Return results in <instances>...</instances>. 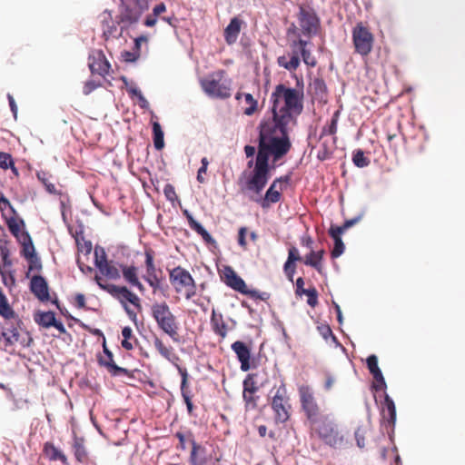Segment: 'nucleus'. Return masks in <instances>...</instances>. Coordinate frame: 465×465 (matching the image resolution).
I'll return each mask as SVG.
<instances>
[{"mask_svg":"<svg viewBox=\"0 0 465 465\" xmlns=\"http://www.w3.org/2000/svg\"><path fill=\"white\" fill-rule=\"evenodd\" d=\"M285 118H268L260 125L255 166L246 181V189L260 195L270 178L269 158L276 163L292 148Z\"/></svg>","mask_w":465,"mask_h":465,"instance_id":"nucleus-1","label":"nucleus"},{"mask_svg":"<svg viewBox=\"0 0 465 465\" xmlns=\"http://www.w3.org/2000/svg\"><path fill=\"white\" fill-rule=\"evenodd\" d=\"M298 393L301 408L309 425L310 438L319 440L334 449L342 448L346 444L343 433L329 415L322 413L312 389L309 385L302 384L299 386Z\"/></svg>","mask_w":465,"mask_h":465,"instance_id":"nucleus-2","label":"nucleus"},{"mask_svg":"<svg viewBox=\"0 0 465 465\" xmlns=\"http://www.w3.org/2000/svg\"><path fill=\"white\" fill-rule=\"evenodd\" d=\"M272 116H292L302 114L303 93L280 84L271 95Z\"/></svg>","mask_w":465,"mask_h":465,"instance_id":"nucleus-3","label":"nucleus"},{"mask_svg":"<svg viewBox=\"0 0 465 465\" xmlns=\"http://www.w3.org/2000/svg\"><path fill=\"white\" fill-rule=\"evenodd\" d=\"M308 42L302 38L292 39L290 41V47L292 54L288 55H281L277 58V64L279 66L288 70L295 71L300 66L301 60L299 54H301L302 61L305 64L311 67H314L317 61L311 51L307 49Z\"/></svg>","mask_w":465,"mask_h":465,"instance_id":"nucleus-4","label":"nucleus"},{"mask_svg":"<svg viewBox=\"0 0 465 465\" xmlns=\"http://www.w3.org/2000/svg\"><path fill=\"white\" fill-rule=\"evenodd\" d=\"M151 315L158 328L174 342L180 341L179 322L166 302H154L151 306Z\"/></svg>","mask_w":465,"mask_h":465,"instance_id":"nucleus-5","label":"nucleus"},{"mask_svg":"<svg viewBox=\"0 0 465 465\" xmlns=\"http://www.w3.org/2000/svg\"><path fill=\"white\" fill-rule=\"evenodd\" d=\"M203 91L210 97L228 99L232 95V80L223 69L213 72L200 81Z\"/></svg>","mask_w":465,"mask_h":465,"instance_id":"nucleus-6","label":"nucleus"},{"mask_svg":"<svg viewBox=\"0 0 465 465\" xmlns=\"http://www.w3.org/2000/svg\"><path fill=\"white\" fill-rule=\"evenodd\" d=\"M94 281L102 290L106 291L114 298L118 300V302L122 304L129 317L133 320H135L136 313L134 311L130 310L127 304L129 302L133 304L135 308H137L139 311L142 310L140 298L135 293L132 292L126 286H118L114 284L104 283L102 277L99 276L98 274L94 276Z\"/></svg>","mask_w":465,"mask_h":465,"instance_id":"nucleus-7","label":"nucleus"},{"mask_svg":"<svg viewBox=\"0 0 465 465\" xmlns=\"http://www.w3.org/2000/svg\"><path fill=\"white\" fill-rule=\"evenodd\" d=\"M168 272L170 283L177 294L186 300H191L196 295L197 285L189 271L179 265Z\"/></svg>","mask_w":465,"mask_h":465,"instance_id":"nucleus-8","label":"nucleus"},{"mask_svg":"<svg viewBox=\"0 0 465 465\" xmlns=\"http://www.w3.org/2000/svg\"><path fill=\"white\" fill-rule=\"evenodd\" d=\"M150 0H121L117 24L122 25V30L136 24L142 15L148 10Z\"/></svg>","mask_w":465,"mask_h":465,"instance_id":"nucleus-9","label":"nucleus"},{"mask_svg":"<svg viewBox=\"0 0 465 465\" xmlns=\"http://www.w3.org/2000/svg\"><path fill=\"white\" fill-rule=\"evenodd\" d=\"M271 407L273 411V420L276 424H283L290 420L292 404L284 382H282L279 387L275 388L271 401Z\"/></svg>","mask_w":465,"mask_h":465,"instance_id":"nucleus-10","label":"nucleus"},{"mask_svg":"<svg viewBox=\"0 0 465 465\" xmlns=\"http://www.w3.org/2000/svg\"><path fill=\"white\" fill-rule=\"evenodd\" d=\"M221 277L227 286L236 292H239L242 294L248 295L253 300H261L266 302L271 297V294L267 292H261L257 290L249 289L245 282L230 266L224 267Z\"/></svg>","mask_w":465,"mask_h":465,"instance_id":"nucleus-11","label":"nucleus"},{"mask_svg":"<svg viewBox=\"0 0 465 465\" xmlns=\"http://www.w3.org/2000/svg\"><path fill=\"white\" fill-rule=\"evenodd\" d=\"M351 39L355 53L361 56H368L371 53L374 35L365 24L362 22L356 24L351 31Z\"/></svg>","mask_w":465,"mask_h":465,"instance_id":"nucleus-12","label":"nucleus"},{"mask_svg":"<svg viewBox=\"0 0 465 465\" xmlns=\"http://www.w3.org/2000/svg\"><path fill=\"white\" fill-rule=\"evenodd\" d=\"M297 18L303 35L312 37L317 34L320 19L312 8L301 5Z\"/></svg>","mask_w":465,"mask_h":465,"instance_id":"nucleus-13","label":"nucleus"},{"mask_svg":"<svg viewBox=\"0 0 465 465\" xmlns=\"http://www.w3.org/2000/svg\"><path fill=\"white\" fill-rule=\"evenodd\" d=\"M31 292L39 300V302L43 303L51 302L59 308L57 299H52L48 282L43 276L34 275L31 277Z\"/></svg>","mask_w":465,"mask_h":465,"instance_id":"nucleus-14","label":"nucleus"},{"mask_svg":"<svg viewBox=\"0 0 465 465\" xmlns=\"http://www.w3.org/2000/svg\"><path fill=\"white\" fill-rule=\"evenodd\" d=\"M7 225L10 232L17 238L18 242L22 245V255L29 261V234L22 231L21 227H24V223L10 217L7 221Z\"/></svg>","mask_w":465,"mask_h":465,"instance_id":"nucleus-15","label":"nucleus"},{"mask_svg":"<svg viewBox=\"0 0 465 465\" xmlns=\"http://www.w3.org/2000/svg\"><path fill=\"white\" fill-rule=\"evenodd\" d=\"M88 64L92 74L105 76L110 70V64L101 50L93 51L88 58Z\"/></svg>","mask_w":465,"mask_h":465,"instance_id":"nucleus-16","label":"nucleus"},{"mask_svg":"<svg viewBox=\"0 0 465 465\" xmlns=\"http://www.w3.org/2000/svg\"><path fill=\"white\" fill-rule=\"evenodd\" d=\"M187 438L192 445V450L189 457L190 465H206V449L195 441L193 433L187 431Z\"/></svg>","mask_w":465,"mask_h":465,"instance_id":"nucleus-17","label":"nucleus"},{"mask_svg":"<svg viewBox=\"0 0 465 465\" xmlns=\"http://www.w3.org/2000/svg\"><path fill=\"white\" fill-rule=\"evenodd\" d=\"M232 351L236 354L237 360L241 363V370L248 371L252 368L251 360V348L243 341H236L232 345Z\"/></svg>","mask_w":465,"mask_h":465,"instance_id":"nucleus-18","label":"nucleus"},{"mask_svg":"<svg viewBox=\"0 0 465 465\" xmlns=\"http://www.w3.org/2000/svg\"><path fill=\"white\" fill-rule=\"evenodd\" d=\"M104 356L99 357L100 365L104 366L107 371L114 376L120 374H127L128 371L122 367L117 366L114 361L112 351L107 348L105 341L103 343Z\"/></svg>","mask_w":465,"mask_h":465,"instance_id":"nucleus-19","label":"nucleus"},{"mask_svg":"<svg viewBox=\"0 0 465 465\" xmlns=\"http://www.w3.org/2000/svg\"><path fill=\"white\" fill-rule=\"evenodd\" d=\"M243 24V21L240 19L239 17L235 16L231 19L229 25L225 27L223 36L225 42L232 45L234 43H236L239 34L242 29V25Z\"/></svg>","mask_w":465,"mask_h":465,"instance_id":"nucleus-20","label":"nucleus"},{"mask_svg":"<svg viewBox=\"0 0 465 465\" xmlns=\"http://www.w3.org/2000/svg\"><path fill=\"white\" fill-rule=\"evenodd\" d=\"M211 327L213 331L218 335L222 340L225 339L228 333V326L223 320V316L221 312H217L214 309L212 311Z\"/></svg>","mask_w":465,"mask_h":465,"instance_id":"nucleus-21","label":"nucleus"},{"mask_svg":"<svg viewBox=\"0 0 465 465\" xmlns=\"http://www.w3.org/2000/svg\"><path fill=\"white\" fill-rule=\"evenodd\" d=\"M310 92L313 99L325 103L328 96L327 85L322 78L316 77L310 84Z\"/></svg>","mask_w":465,"mask_h":465,"instance_id":"nucleus-22","label":"nucleus"},{"mask_svg":"<svg viewBox=\"0 0 465 465\" xmlns=\"http://www.w3.org/2000/svg\"><path fill=\"white\" fill-rule=\"evenodd\" d=\"M123 276L124 280L132 286L136 287L141 292H143L145 288L141 283L138 278V269L135 266H123Z\"/></svg>","mask_w":465,"mask_h":465,"instance_id":"nucleus-23","label":"nucleus"},{"mask_svg":"<svg viewBox=\"0 0 465 465\" xmlns=\"http://www.w3.org/2000/svg\"><path fill=\"white\" fill-rule=\"evenodd\" d=\"M153 346L155 350L158 351V353L163 358L168 360L169 361L178 360V357L173 352V348L170 345L165 344L163 341L156 335H154L153 337Z\"/></svg>","mask_w":465,"mask_h":465,"instance_id":"nucleus-24","label":"nucleus"},{"mask_svg":"<svg viewBox=\"0 0 465 465\" xmlns=\"http://www.w3.org/2000/svg\"><path fill=\"white\" fill-rule=\"evenodd\" d=\"M282 194L280 191H273L272 188H269L264 197H251V200L258 203L262 208L267 209L271 206L272 203H276L281 200Z\"/></svg>","mask_w":465,"mask_h":465,"instance_id":"nucleus-25","label":"nucleus"},{"mask_svg":"<svg viewBox=\"0 0 465 465\" xmlns=\"http://www.w3.org/2000/svg\"><path fill=\"white\" fill-rule=\"evenodd\" d=\"M381 413L383 419L386 420L390 425L393 426L395 424L396 407L394 401L388 394H385Z\"/></svg>","mask_w":465,"mask_h":465,"instance_id":"nucleus-26","label":"nucleus"},{"mask_svg":"<svg viewBox=\"0 0 465 465\" xmlns=\"http://www.w3.org/2000/svg\"><path fill=\"white\" fill-rule=\"evenodd\" d=\"M184 214L187 217L188 223L192 230H193L199 235H201L205 242L211 244L215 243V241L212 237V235L203 228V226L201 223H199L197 221L193 219V217L188 213V211H185Z\"/></svg>","mask_w":465,"mask_h":465,"instance_id":"nucleus-27","label":"nucleus"},{"mask_svg":"<svg viewBox=\"0 0 465 465\" xmlns=\"http://www.w3.org/2000/svg\"><path fill=\"white\" fill-rule=\"evenodd\" d=\"M151 124L153 146L157 151H161L165 145L163 128L157 121H152Z\"/></svg>","mask_w":465,"mask_h":465,"instance_id":"nucleus-28","label":"nucleus"},{"mask_svg":"<svg viewBox=\"0 0 465 465\" xmlns=\"http://www.w3.org/2000/svg\"><path fill=\"white\" fill-rule=\"evenodd\" d=\"M336 137L324 138L323 140H319L320 142V149L317 153L318 159L321 161H324L330 158L332 150L335 147Z\"/></svg>","mask_w":465,"mask_h":465,"instance_id":"nucleus-29","label":"nucleus"},{"mask_svg":"<svg viewBox=\"0 0 465 465\" xmlns=\"http://www.w3.org/2000/svg\"><path fill=\"white\" fill-rule=\"evenodd\" d=\"M320 127L319 140H323L324 138L336 137L337 132V118H331L327 120L324 124L321 126H316V129Z\"/></svg>","mask_w":465,"mask_h":465,"instance_id":"nucleus-30","label":"nucleus"},{"mask_svg":"<svg viewBox=\"0 0 465 465\" xmlns=\"http://www.w3.org/2000/svg\"><path fill=\"white\" fill-rule=\"evenodd\" d=\"M102 24H103V34L106 40L108 38L115 35L117 27H116V25L113 21L111 12H108V11L104 12Z\"/></svg>","mask_w":465,"mask_h":465,"instance_id":"nucleus-31","label":"nucleus"},{"mask_svg":"<svg viewBox=\"0 0 465 465\" xmlns=\"http://www.w3.org/2000/svg\"><path fill=\"white\" fill-rule=\"evenodd\" d=\"M35 322L43 328H50L55 321V315L53 312L36 311L34 313Z\"/></svg>","mask_w":465,"mask_h":465,"instance_id":"nucleus-32","label":"nucleus"},{"mask_svg":"<svg viewBox=\"0 0 465 465\" xmlns=\"http://www.w3.org/2000/svg\"><path fill=\"white\" fill-rule=\"evenodd\" d=\"M44 451L46 457L51 460H60L64 465H68L66 456L54 444L49 442L45 443Z\"/></svg>","mask_w":465,"mask_h":465,"instance_id":"nucleus-33","label":"nucleus"},{"mask_svg":"<svg viewBox=\"0 0 465 465\" xmlns=\"http://www.w3.org/2000/svg\"><path fill=\"white\" fill-rule=\"evenodd\" d=\"M74 454L77 461L81 463L88 462V454L84 444V439L75 438L73 444Z\"/></svg>","mask_w":465,"mask_h":465,"instance_id":"nucleus-34","label":"nucleus"},{"mask_svg":"<svg viewBox=\"0 0 465 465\" xmlns=\"http://www.w3.org/2000/svg\"><path fill=\"white\" fill-rule=\"evenodd\" d=\"M242 97L244 98L245 107L243 108L244 114L250 115L252 114L257 107V101L253 99L251 94H240L237 93L235 98L237 100H241Z\"/></svg>","mask_w":465,"mask_h":465,"instance_id":"nucleus-35","label":"nucleus"},{"mask_svg":"<svg viewBox=\"0 0 465 465\" xmlns=\"http://www.w3.org/2000/svg\"><path fill=\"white\" fill-rule=\"evenodd\" d=\"M36 176L38 180L45 185V190L52 194H58L55 184L51 182L52 175L45 171L37 172Z\"/></svg>","mask_w":465,"mask_h":465,"instance_id":"nucleus-36","label":"nucleus"},{"mask_svg":"<svg viewBox=\"0 0 465 465\" xmlns=\"http://www.w3.org/2000/svg\"><path fill=\"white\" fill-rule=\"evenodd\" d=\"M98 270L102 275H104L109 279L116 280V279L120 278V272L116 268V266L114 264L113 261H110L107 263H104V265L99 267Z\"/></svg>","mask_w":465,"mask_h":465,"instance_id":"nucleus-37","label":"nucleus"},{"mask_svg":"<svg viewBox=\"0 0 465 465\" xmlns=\"http://www.w3.org/2000/svg\"><path fill=\"white\" fill-rule=\"evenodd\" d=\"M245 411H254L258 408L260 396L258 393L242 392Z\"/></svg>","mask_w":465,"mask_h":465,"instance_id":"nucleus-38","label":"nucleus"},{"mask_svg":"<svg viewBox=\"0 0 465 465\" xmlns=\"http://www.w3.org/2000/svg\"><path fill=\"white\" fill-rule=\"evenodd\" d=\"M146 273L144 275H151L157 273V268L154 263V251L151 248L146 249L144 252Z\"/></svg>","mask_w":465,"mask_h":465,"instance_id":"nucleus-39","label":"nucleus"},{"mask_svg":"<svg viewBox=\"0 0 465 465\" xmlns=\"http://www.w3.org/2000/svg\"><path fill=\"white\" fill-rule=\"evenodd\" d=\"M255 374L250 373L246 376V378L242 381V392L246 393H258L259 391V386L254 380Z\"/></svg>","mask_w":465,"mask_h":465,"instance_id":"nucleus-40","label":"nucleus"},{"mask_svg":"<svg viewBox=\"0 0 465 465\" xmlns=\"http://www.w3.org/2000/svg\"><path fill=\"white\" fill-rule=\"evenodd\" d=\"M144 281L149 284V286L153 289V293H156L159 291H162V277L158 276V274H151V275H143Z\"/></svg>","mask_w":465,"mask_h":465,"instance_id":"nucleus-41","label":"nucleus"},{"mask_svg":"<svg viewBox=\"0 0 465 465\" xmlns=\"http://www.w3.org/2000/svg\"><path fill=\"white\" fill-rule=\"evenodd\" d=\"M0 315L5 319H9L14 315V312L8 304L7 299L4 292L0 290Z\"/></svg>","mask_w":465,"mask_h":465,"instance_id":"nucleus-42","label":"nucleus"},{"mask_svg":"<svg viewBox=\"0 0 465 465\" xmlns=\"http://www.w3.org/2000/svg\"><path fill=\"white\" fill-rule=\"evenodd\" d=\"M122 335L124 337L122 341V347L125 349L126 351H131L134 349V344L130 341L132 338H134L133 335V330L129 326H125L122 330Z\"/></svg>","mask_w":465,"mask_h":465,"instance_id":"nucleus-43","label":"nucleus"},{"mask_svg":"<svg viewBox=\"0 0 465 465\" xmlns=\"http://www.w3.org/2000/svg\"><path fill=\"white\" fill-rule=\"evenodd\" d=\"M10 251L6 242L0 241V256L2 258L3 268H9L12 266V261L9 258Z\"/></svg>","mask_w":465,"mask_h":465,"instance_id":"nucleus-44","label":"nucleus"},{"mask_svg":"<svg viewBox=\"0 0 465 465\" xmlns=\"http://www.w3.org/2000/svg\"><path fill=\"white\" fill-rule=\"evenodd\" d=\"M110 261L107 260V255L103 247L96 246L94 248V264L97 267H101L104 263H107Z\"/></svg>","mask_w":465,"mask_h":465,"instance_id":"nucleus-45","label":"nucleus"},{"mask_svg":"<svg viewBox=\"0 0 465 465\" xmlns=\"http://www.w3.org/2000/svg\"><path fill=\"white\" fill-rule=\"evenodd\" d=\"M352 162L357 167L360 168L366 167L370 164V160L365 157L363 151L360 149L354 152Z\"/></svg>","mask_w":465,"mask_h":465,"instance_id":"nucleus-46","label":"nucleus"},{"mask_svg":"<svg viewBox=\"0 0 465 465\" xmlns=\"http://www.w3.org/2000/svg\"><path fill=\"white\" fill-rule=\"evenodd\" d=\"M304 264L313 267L319 273H322V263L315 256H312V252L305 256Z\"/></svg>","mask_w":465,"mask_h":465,"instance_id":"nucleus-47","label":"nucleus"},{"mask_svg":"<svg viewBox=\"0 0 465 465\" xmlns=\"http://www.w3.org/2000/svg\"><path fill=\"white\" fill-rule=\"evenodd\" d=\"M42 270L41 259L37 256L34 244L31 242V272H40Z\"/></svg>","mask_w":465,"mask_h":465,"instance_id":"nucleus-48","label":"nucleus"},{"mask_svg":"<svg viewBox=\"0 0 465 465\" xmlns=\"http://www.w3.org/2000/svg\"><path fill=\"white\" fill-rule=\"evenodd\" d=\"M371 375L374 379V385H373L374 389L376 391L385 390L387 385H386V382H385V380H384L381 371H376L375 373H373Z\"/></svg>","mask_w":465,"mask_h":465,"instance_id":"nucleus-49","label":"nucleus"},{"mask_svg":"<svg viewBox=\"0 0 465 465\" xmlns=\"http://www.w3.org/2000/svg\"><path fill=\"white\" fill-rule=\"evenodd\" d=\"M179 372L182 376V382H181V393L182 396L184 397L185 395H190V391H188V373L185 369H182L178 367Z\"/></svg>","mask_w":465,"mask_h":465,"instance_id":"nucleus-50","label":"nucleus"},{"mask_svg":"<svg viewBox=\"0 0 465 465\" xmlns=\"http://www.w3.org/2000/svg\"><path fill=\"white\" fill-rule=\"evenodd\" d=\"M367 433V428L363 426H360L355 430V439L359 448H363L365 446V435Z\"/></svg>","mask_w":465,"mask_h":465,"instance_id":"nucleus-51","label":"nucleus"},{"mask_svg":"<svg viewBox=\"0 0 465 465\" xmlns=\"http://www.w3.org/2000/svg\"><path fill=\"white\" fill-rule=\"evenodd\" d=\"M10 166L13 168L14 172H16L15 168L13 166L11 155L9 153L0 152V167L6 170Z\"/></svg>","mask_w":465,"mask_h":465,"instance_id":"nucleus-52","label":"nucleus"},{"mask_svg":"<svg viewBox=\"0 0 465 465\" xmlns=\"http://www.w3.org/2000/svg\"><path fill=\"white\" fill-rule=\"evenodd\" d=\"M304 294L308 296L307 303L311 307H315L318 303V292L316 289L314 287L308 289Z\"/></svg>","mask_w":465,"mask_h":465,"instance_id":"nucleus-53","label":"nucleus"},{"mask_svg":"<svg viewBox=\"0 0 465 465\" xmlns=\"http://www.w3.org/2000/svg\"><path fill=\"white\" fill-rule=\"evenodd\" d=\"M367 367L371 372V374H373L375 373L376 371H380V368L378 366V358L376 355L372 354V355H370L368 358H367Z\"/></svg>","mask_w":465,"mask_h":465,"instance_id":"nucleus-54","label":"nucleus"},{"mask_svg":"<svg viewBox=\"0 0 465 465\" xmlns=\"http://www.w3.org/2000/svg\"><path fill=\"white\" fill-rule=\"evenodd\" d=\"M334 240V246L331 251V257L337 258L341 256L344 252V244L342 242L341 239H333Z\"/></svg>","mask_w":465,"mask_h":465,"instance_id":"nucleus-55","label":"nucleus"},{"mask_svg":"<svg viewBox=\"0 0 465 465\" xmlns=\"http://www.w3.org/2000/svg\"><path fill=\"white\" fill-rule=\"evenodd\" d=\"M201 163H202V166L199 168L198 172H197V181L200 183H203L205 182V179L203 177V173H206L207 171V167H208V164H209V161L206 157H203L201 161Z\"/></svg>","mask_w":465,"mask_h":465,"instance_id":"nucleus-56","label":"nucleus"},{"mask_svg":"<svg viewBox=\"0 0 465 465\" xmlns=\"http://www.w3.org/2000/svg\"><path fill=\"white\" fill-rule=\"evenodd\" d=\"M346 231L343 225H331L329 229V234L332 239H341V235Z\"/></svg>","mask_w":465,"mask_h":465,"instance_id":"nucleus-57","label":"nucleus"},{"mask_svg":"<svg viewBox=\"0 0 465 465\" xmlns=\"http://www.w3.org/2000/svg\"><path fill=\"white\" fill-rule=\"evenodd\" d=\"M246 234H247V228L241 227L238 231V239L237 240H238V244L243 250H247Z\"/></svg>","mask_w":465,"mask_h":465,"instance_id":"nucleus-58","label":"nucleus"},{"mask_svg":"<svg viewBox=\"0 0 465 465\" xmlns=\"http://www.w3.org/2000/svg\"><path fill=\"white\" fill-rule=\"evenodd\" d=\"M0 210L4 216H6L5 212H8L9 214H11L13 212V209H12V206H11L9 201L3 195L0 197Z\"/></svg>","mask_w":465,"mask_h":465,"instance_id":"nucleus-59","label":"nucleus"},{"mask_svg":"<svg viewBox=\"0 0 465 465\" xmlns=\"http://www.w3.org/2000/svg\"><path fill=\"white\" fill-rule=\"evenodd\" d=\"M289 262H295L302 260L300 256L299 251L296 247L292 246L288 251V258Z\"/></svg>","mask_w":465,"mask_h":465,"instance_id":"nucleus-60","label":"nucleus"},{"mask_svg":"<svg viewBox=\"0 0 465 465\" xmlns=\"http://www.w3.org/2000/svg\"><path fill=\"white\" fill-rule=\"evenodd\" d=\"M283 269L288 278L292 281L296 269L295 262H289L287 260L284 263Z\"/></svg>","mask_w":465,"mask_h":465,"instance_id":"nucleus-61","label":"nucleus"},{"mask_svg":"<svg viewBox=\"0 0 465 465\" xmlns=\"http://www.w3.org/2000/svg\"><path fill=\"white\" fill-rule=\"evenodd\" d=\"M122 56L124 57L125 62H135L139 58L140 53L134 49V52H124Z\"/></svg>","mask_w":465,"mask_h":465,"instance_id":"nucleus-62","label":"nucleus"},{"mask_svg":"<svg viewBox=\"0 0 465 465\" xmlns=\"http://www.w3.org/2000/svg\"><path fill=\"white\" fill-rule=\"evenodd\" d=\"M99 85H100V84H97L93 80H89L84 84V88H83V93L85 95H87V94H91L94 89H96Z\"/></svg>","mask_w":465,"mask_h":465,"instance_id":"nucleus-63","label":"nucleus"},{"mask_svg":"<svg viewBox=\"0 0 465 465\" xmlns=\"http://www.w3.org/2000/svg\"><path fill=\"white\" fill-rule=\"evenodd\" d=\"M164 195L169 201H173L176 198L174 187L172 184H166L163 189Z\"/></svg>","mask_w":465,"mask_h":465,"instance_id":"nucleus-64","label":"nucleus"}]
</instances>
